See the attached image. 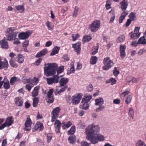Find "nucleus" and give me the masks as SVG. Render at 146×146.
<instances>
[{
	"mask_svg": "<svg viewBox=\"0 0 146 146\" xmlns=\"http://www.w3.org/2000/svg\"><path fill=\"white\" fill-rule=\"evenodd\" d=\"M64 66H60L58 69L57 74H60L64 70Z\"/></svg>",
	"mask_w": 146,
	"mask_h": 146,
	"instance_id": "09e8293b",
	"label": "nucleus"
},
{
	"mask_svg": "<svg viewBox=\"0 0 146 146\" xmlns=\"http://www.w3.org/2000/svg\"><path fill=\"white\" fill-rule=\"evenodd\" d=\"M25 107L26 108H30L31 106L30 104L28 101H26L25 103Z\"/></svg>",
	"mask_w": 146,
	"mask_h": 146,
	"instance_id": "4d7b16f0",
	"label": "nucleus"
},
{
	"mask_svg": "<svg viewBox=\"0 0 146 146\" xmlns=\"http://www.w3.org/2000/svg\"><path fill=\"white\" fill-rule=\"evenodd\" d=\"M119 73V71L117 70V68L115 67L113 72V74L115 76H117Z\"/></svg>",
	"mask_w": 146,
	"mask_h": 146,
	"instance_id": "3c124183",
	"label": "nucleus"
},
{
	"mask_svg": "<svg viewBox=\"0 0 146 146\" xmlns=\"http://www.w3.org/2000/svg\"><path fill=\"white\" fill-rule=\"evenodd\" d=\"M72 124V122L70 121H68L66 122L65 124L62 126V127L63 129H65L66 128H68L70 127Z\"/></svg>",
	"mask_w": 146,
	"mask_h": 146,
	"instance_id": "c756f323",
	"label": "nucleus"
},
{
	"mask_svg": "<svg viewBox=\"0 0 146 146\" xmlns=\"http://www.w3.org/2000/svg\"><path fill=\"white\" fill-rule=\"evenodd\" d=\"M13 44H20L21 42L18 39H16L15 40H14Z\"/></svg>",
	"mask_w": 146,
	"mask_h": 146,
	"instance_id": "774afa93",
	"label": "nucleus"
},
{
	"mask_svg": "<svg viewBox=\"0 0 146 146\" xmlns=\"http://www.w3.org/2000/svg\"><path fill=\"white\" fill-rule=\"evenodd\" d=\"M126 48V47L125 45H120L119 47L120 56L122 58H123L125 57Z\"/></svg>",
	"mask_w": 146,
	"mask_h": 146,
	"instance_id": "2eb2a0df",
	"label": "nucleus"
},
{
	"mask_svg": "<svg viewBox=\"0 0 146 146\" xmlns=\"http://www.w3.org/2000/svg\"><path fill=\"white\" fill-rule=\"evenodd\" d=\"M60 109L59 107H57L54 109L51 112L52 119L51 121L54 122L55 121L54 124V126L55 128L60 127L61 124L60 122L58 120H56L58 117V116L59 113Z\"/></svg>",
	"mask_w": 146,
	"mask_h": 146,
	"instance_id": "f03ea898",
	"label": "nucleus"
},
{
	"mask_svg": "<svg viewBox=\"0 0 146 146\" xmlns=\"http://www.w3.org/2000/svg\"><path fill=\"white\" fill-rule=\"evenodd\" d=\"M38 91H36L33 90L32 92V95L33 97H35L37 96L38 95Z\"/></svg>",
	"mask_w": 146,
	"mask_h": 146,
	"instance_id": "052dcab7",
	"label": "nucleus"
},
{
	"mask_svg": "<svg viewBox=\"0 0 146 146\" xmlns=\"http://www.w3.org/2000/svg\"><path fill=\"white\" fill-rule=\"evenodd\" d=\"M48 51L46 49H44L42 50L41 51L39 52L36 55L35 57L36 58H39L42 57L43 56L45 55L47 53Z\"/></svg>",
	"mask_w": 146,
	"mask_h": 146,
	"instance_id": "f3484780",
	"label": "nucleus"
},
{
	"mask_svg": "<svg viewBox=\"0 0 146 146\" xmlns=\"http://www.w3.org/2000/svg\"><path fill=\"white\" fill-rule=\"evenodd\" d=\"M17 78L15 76H14L11 78L10 80V84L11 85H13L16 82Z\"/></svg>",
	"mask_w": 146,
	"mask_h": 146,
	"instance_id": "ea45409f",
	"label": "nucleus"
},
{
	"mask_svg": "<svg viewBox=\"0 0 146 146\" xmlns=\"http://www.w3.org/2000/svg\"><path fill=\"white\" fill-rule=\"evenodd\" d=\"M98 60V57L95 56H91L90 61V63L91 64H95Z\"/></svg>",
	"mask_w": 146,
	"mask_h": 146,
	"instance_id": "393cba45",
	"label": "nucleus"
},
{
	"mask_svg": "<svg viewBox=\"0 0 146 146\" xmlns=\"http://www.w3.org/2000/svg\"><path fill=\"white\" fill-rule=\"evenodd\" d=\"M105 108V107L102 105H100V106L96 108V112H99L100 111H103L104 110Z\"/></svg>",
	"mask_w": 146,
	"mask_h": 146,
	"instance_id": "8fccbe9b",
	"label": "nucleus"
},
{
	"mask_svg": "<svg viewBox=\"0 0 146 146\" xmlns=\"http://www.w3.org/2000/svg\"><path fill=\"white\" fill-rule=\"evenodd\" d=\"M76 139V137L74 135H71L68 138L69 142L71 144H74L75 143Z\"/></svg>",
	"mask_w": 146,
	"mask_h": 146,
	"instance_id": "a211bd4d",
	"label": "nucleus"
},
{
	"mask_svg": "<svg viewBox=\"0 0 146 146\" xmlns=\"http://www.w3.org/2000/svg\"><path fill=\"white\" fill-rule=\"evenodd\" d=\"M60 49V47L57 46L55 47L53 49L52 51L50 54V56H53L58 53Z\"/></svg>",
	"mask_w": 146,
	"mask_h": 146,
	"instance_id": "cd10ccee",
	"label": "nucleus"
},
{
	"mask_svg": "<svg viewBox=\"0 0 146 146\" xmlns=\"http://www.w3.org/2000/svg\"><path fill=\"white\" fill-rule=\"evenodd\" d=\"M16 29V28L14 27H11L7 29L6 33L7 40L12 41L15 40L18 33L17 31L15 32Z\"/></svg>",
	"mask_w": 146,
	"mask_h": 146,
	"instance_id": "20e7f679",
	"label": "nucleus"
},
{
	"mask_svg": "<svg viewBox=\"0 0 146 146\" xmlns=\"http://www.w3.org/2000/svg\"><path fill=\"white\" fill-rule=\"evenodd\" d=\"M50 24V22L49 21H47L46 23V25L49 30H51L53 29V27H51Z\"/></svg>",
	"mask_w": 146,
	"mask_h": 146,
	"instance_id": "5fc2aeb1",
	"label": "nucleus"
},
{
	"mask_svg": "<svg viewBox=\"0 0 146 146\" xmlns=\"http://www.w3.org/2000/svg\"><path fill=\"white\" fill-rule=\"evenodd\" d=\"M29 44V41L28 40H26L23 43V47H27Z\"/></svg>",
	"mask_w": 146,
	"mask_h": 146,
	"instance_id": "13d9d810",
	"label": "nucleus"
},
{
	"mask_svg": "<svg viewBox=\"0 0 146 146\" xmlns=\"http://www.w3.org/2000/svg\"><path fill=\"white\" fill-rule=\"evenodd\" d=\"M136 146H146L145 142L141 139L139 140L136 143Z\"/></svg>",
	"mask_w": 146,
	"mask_h": 146,
	"instance_id": "c9c22d12",
	"label": "nucleus"
},
{
	"mask_svg": "<svg viewBox=\"0 0 146 146\" xmlns=\"http://www.w3.org/2000/svg\"><path fill=\"white\" fill-rule=\"evenodd\" d=\"M100 25V21L96 19L89 25L88 28L91 31L93 32H95L99 28Z\"/></svg>",
	"mask_w": 146,
	"mask_h": 146,
	"instance_id": "423d86ee",
	"label": "nucleus"
},
{
	"mask_svg": "<svg viewBox=\"0 0 146 146\" xmlns=\"http://www.w3.org/2000/svg\"><path fill=\"white\" fill-rule=\"evenodd\" d=\"M125 36L124 35L119 37L117 40V42L118 43L124 41L125 40Z\"/></svg>",
	"mask_w": 146,
	"mask_h": 146,
	"instance_id": "e433bc0d",
	"label": "nucleus"
},
{
	"mask_svg": "<svg viewBox=\"0 0 146 146\" xmlns=\"http://www.w3.org/2000/svg\"><path fill=\"white\" fill-rule=\"evenodd\" d=\"M131 38L132 39H136L138 38L140 36V33H135L131 32L129 34Z\"/></svg>",
	"mask_w": 146,
	"mask_h": 146,
	"instance_id": "412c9836",
	"label": "nucleus"
},
{
	"mask_svg": "<svg viewBox=\"0 0 146 146\" xmlns=\"http://www.w3.org/2000/svg\"><path fill=\"white\" fill-rule=\"evenodd\" d=\"M92 39V37L91 36L86 35L83 37L82 39V42L84 43L88 42L91 40Z\"/></svg>",
	"mask_w": 146,
	"mask_h": 146,
	"instance_id": "bb28decb",
	"label": "nucleus"
},
{
	"mask_svg": "<svg viewBox=\"0 0 146 146\" xmlns=\"http://www.w3.org/2000/svg\"><path fill=\"white\" fill-rule=\"evenodd\" d=\"M53 90L52 89H50L49 90L47 94L48 98L53 97Z\"/></svg>",
	"mask_w": 146,
	"mask_h": 146,
	"instance_id": "a18cd8bd",
	"label": "nucleus"
},
{
	"mask_svg": "<svg viewBox=\"0 0 146 146\" xmlns=\"http://www.w3.org/2000/svg\"><path fill=\"white\" fill-rule=\"evenodd\" d=\"M81 43L79 42L72 44V48H73L74 51L77 53L78 54L80 53L81 50Z\"/></svg>",
	"mask_w": 146,
	"mask_h": 146,
	"instance_id": "4468645a",
	"label": "nucleus"
},
{
	"mask_svg": "<svg viewBox=\"0 0 146 146\" xmlns=\"http://www.w3.org/2000/svg\"><path fill=\"white\" fill-rule=\"evenodd\" d=\"M36 130H37L38 129L40 131H42L44 129L43 124L40 122H37L35 125Z\"/></svg>",
	"mask_w": 146,
	"mask_h": 146,
	"instance_id": "aec40b11",
	"label": "nucleus"
},
{
	"mask_svg": "<svg viewBox=\"0 0 146 146\" xmlns=\"http://www.w3.org/2000/svg\"><path fill=\"white\" fill-rule=\"evenodd\" d=\"M31 33L29 31H27L26 32L20 33L18 35L19 38L20 40H24L27 39L31 35Z\"/></svg>",
	"mask_w": 146,
	"mask_h": 146,
	"instance_id": "9d476101",
	"label": "nucleus"
},
{
	"mask_svg": "<svg viewBox=\"0 0 146 146\" xmlns=\"http://www.w3.org/2000/svg\"><path fill=\"white\" fill-rule=\"evenodd\" d=\"M103 62L104 65L103 67V69L104 70H106L109 69L113 65V61L110 59L109 57H106L103 60Z\"/></svg>",
	"mask_w": 146,
	"mask_h": 146,
	"instance_id": "39448f33",
	"label": "nucleus"
},
{
	"mask_svg": "<svg viewBox=\"0 0 146 146\" xmlns=\"http://www.w3.org/2000/svg\"><path fill=\"white\" fill-rule=\"evenodd\" d=\"M46 136L47 137V142L48 143L50 142L52 138V135L50 133H48L47 134Z\"/></svg>",
	"mask_w": 146,
	"mask_h": 146,
	"instance_id": "c03bdc74",
	"label": "nucleus"
},
{
	"mask_svg": "<svg viewBox=\"0 0 146 146\" xmlns=\"http://www.w3.org/2000/svg\"><path fill=\"white\" fill-rule=\"evenodd\" d=\"M13 117L12 116L8 117L7 119L6 122L4 123L7 125V126H9L11 125L13 122Z\"/></svg>",
	"mask_w": 146,
	"mask_h": 146,
	"instance_id": "4be33fe9",
	"label": "nucleus"
},
{
	"mask_svg": "<svg viewBox=\"0 0 146 146\" xmlns=\"http://www.w3.org/2000/svg\"><path fill=\"white\" fill-rule=\"evenodd\" d=\"M62 59H64L63 61L64 62L68 61L70 59L68 55L67 54L64 55L62 58Z\"/></svg>",
	"mask_w": 146,
	"mask_h": 146,
	"instance_id": "603ef678",
	"label": "nucleus"
},
{
	"mask_svg": "<svg viewBox=\"0 0 146 146\" xmlns=\"http://www.w3.org/2000/svg\"><path fill=\"white\" fill-rule=\"evenodd\" d=\"M80 35L78 34H73L72 35V39L73 41H74L79 37Z\"/></svg>",
	"mask_w": 146,
	"mask_h": 146,
	"instance_id": "49530a36",
	"label": "nucleus"
},
{
	"mask_svg": "<svg viewBox=\"0 0 146 146\" xmlns=\"http://www.w3.org/2000/svg\"><path fill=\"white\" fill-rule=\"evenodd\" d=\"M81 146H89V144L87 142L82 141L81 142Z\"/></svg>",
	"mask_w": 146,
	"mask_h": 146,
	"instance_id": "6e6d98bb",
	"label": "nucleus"
},
{
	"mask_svg": "<svg viewBox=\"0 0 146 146\" xmlns=\"http://www.w3.org/2000/svg\"><path fill=\"white\" fill-rule=\"evenodd\" d=\"M32 124V121L31 119L27 118L25 123V130L29 131L31 130V127Z\"/></svg>",
	"mask_w": 146,
	"mask_h": 146,
	"instance_id": "ddd939ff",
	"label": "nucleus"
},
{
	"mask_svg": "<svg viewBox=\"0 0 146 146\" xmlns=\"http://www.w3.org/2000/svg\"><path fill=\"white\" fill-rule=\"evenodd\" d=\"M25 88L29 91H30L32 87L31 86V84H27L26 85Z\"/></svg>",
	"mask_w": 146,
	"mask_h": 146,
	"instance_id": "338daca9",
	"label": "nucleus"
},
{
	"mask_svg": "<svg viewBox=\"0 0 146 146\" xmlns=\"http://www.w3.org/2000/svg\"><path fill=\"white\" fill-rule=\"evenodd\" d=\"M71 68L69 70H68L67 71V74H69L72 73H74L75 72V69L74 66V63H71Z\"/></svg>",
	"mask_w": 146,
	"mask_h": 146,
	"instance_id": "c85d7f7f",
	"label": "nucleus"
},
{
	"mask_svg": "<svg viewBox=\"0 0 146 146\" xmlns=\"http://www.w3.org/2000/svg\"><path fill=\"white\" fill-rule=\"evenodd\" d=\"M14 102L17 107H21L23 103V99L21 97H18L14 99Z\"/></svg>",
	"mask_w": 146,
	"mask_h": 146,
	"instance_id": "9b49d317",
	"label": "nucleus"
},
{
	"mask_svg": "<svg viewBox=\"0 0 146 146\" xmlns=\"http://www.w3.org/2000/svg\"><path fill=\"white\" fill-rule=\"evenodd\" d=\"M121 8V9H126L128 4L126 0H123L120 3Z\"/></svg>",
	"mask_w": 146,
	"mask_h": 146,
	"instance_id": "5701e85b",
	"label": "nucleus"
},
{
	"mask_svg": "<svg viewBox=\"0 0 146 146\" xmlns=\"http://www.w3.org/2000/svg\"><path fill=\"white\" fill-rule=\"evenodd\" d=\"M132 95H129L127 97L125 100V103L128 104L131 102L132 99Z\"/></svg>",
	"mask_w": 146,
	"mask_h": 146,
	"instance_id": "58836bf2",
	"label": "nucleus"
},
{
	"mask_svg": "<svg viewBox=\"0 0 146 146\" xmlns=\"http://www.w3.org/2000/svg\"><path fill=\"white\" fill-rule=\"evenodd\" d=\"M3 83H4L3 87L5 89L7 90L10 88V85L9 81L5 82H4Z\"/></svg>",
	"mask_w": 146,
	"mask_h": 146,
	"instance_id": "37998d69",
	"label": "nucleus"
},
{
	"mask_svg": "<svg viewBox=\"0 0 146 146\" xmlns=\"http://www.w3.org/2000/svg\"><path fill=\"white\" fill-rule=\"evenodd\" d=\"M96 105L100 106L104 104V100L102 98L100 97L99 98L96 99L95 100Z\"/></svg>",
	"mask_w": 146,
	"mask_h": 146,
	"instance_id": "b1692460",
	"label": "nucleus"
},
{
	"mask_svg": "<svg viewBox=\"0 0 146 146\" xmlns=\"http://www.w3.org/2000/svg\"><path fill=\"white\" fill-rule=\"evenodd\" d=\"M135 13H131L129 15V17L130 19L132 21H134L135 17Z\"/></svg>",
	"mask_w": 146,
	"mask_h": 146,
	"instance_id": "de8ad7c7",
	"label": "nucleus"
},
{
	"mask_svg": "<svg viewBox=\"0 0 146 146\" xmlns=\"http://www.w3.org/2000/svg\"><path fill=\"white\" fill-rule=\"evenodd\" d=\"M86 89L88 92H91L93 90V86L91 84H90L86 87Z\"/></svg>",
	"mask_w": 146,
	"mask_h": 146,
	"instance_id": "864d4df0",
	"label": "nucleus"
},
{
	"mask_svg": "<svg viewBox=\"0 0 146 146\" xmlns=\"http://www.w3.org/2000/svg\"><path fill=\"white\" fill-rule=\"evenodd\" d=\"M42 60V58H39L37 61L35 62V64L37 66L38 65L40 64Z\"/></svg>",
	"mask_w": 146,
	"mask_h": 146,
	"instance_id": "bf43d9fd",
	"label": "nucleus"
},
{
	"mask_svg": "<svg viewBox=\"0 0 146 146\" xmlns=\"http://www.w3.org/2000/svg\"><path fill=\"white\" fill-rule=\"evenodd\" d=\"M59 77L57 75H54L52 78H47L46 81L49 85L58 83L59 82Z\"/></svg>",
	"mask_w": 146,
	"mask_h": 146,
	"instance_id": "1a4fd4ad",
	"label": "nucleus"
},
{
	"mask_svg": "<svg viewBox=\"0 0 146 146\" xmlns=\"http://www.w3.org/2000/svg\"><path fill=\"white\" fill-rule=\"evenodd\" d=\"M39 102V99L37 97H34L33 99V107H36Z\"/></svg>",
	"mask_w": 146,
	"mask_h": 146,
	"instance_id": "7c9ffc66",
	"label": "nucleus"
},
{
	"mask_svg": "<svg viewBox=\"0 0 146 146\" xmlns=\"http://www.w3.org/2000/svg\"><path fill=\"white\" fill-rule=\"evenodd\" d=\"M138 43L141 44H146V39L144 36L141 37L138 40Z\"/></svg>",
	"mask_w": 146,
	"mask_h": 146,
	"instance_id": "473e14b6",
	"label": "nucleus"
},
{
	"mask_svg": "<svg viewBox=\"0 0 146 146\" xmlns=\"http://www.w3.org/2000/svg\"><path fill=\"white\" fill-rule=\"evenodd\" d=\"M99 48V45L98 44H97V45L94 47V49L93 51L91 53V55H95L98 52V50Z\"/></svg>",
	"mask_w": 146,
	"mask_h": 146,
	"instance_id": "4c0bfd02",
	"label": "nucleus"
},
{
	"mask_svg": "<svg viewBox=\"0 0 146 146\" xmlns=\"http://www.w3.org/2000/svg\"><path fill=\"white\" fill-rule=\"evenodd\" d=\"M112 2L111 0H107L106 2V7L107 9H109L111 8V3Z\"/></svg>",
	"mask_w": 146,
	"mask_h": 146,
	"instance_id": "a19ab883",
	"label": "nucleus"
},
{
	"mask_svg": "<svg viewBox=\"0 0 146 146\" xmlns=\"http://www.w3.org/2000/svg\"><path fill=\"white\" fill-rule=\"evenodd\" d=\"M92 98V95H90L82 99V103L83 104L82 105V109L86 110L88 109L89 105L87 104V102H88Z\"/></svg>",
	"mask_w": 146,
	"mask_h": 146,
	"instance_id": "0eeeda50",
	"label": "nucleus"
},
{
	"mask_svg": "<svg viewBox=\"0 0 146 146\" xmlns=\"http://www.w3.org/2000/svg\"><path fill=\"white\" fill-rule=\"evenodd\" d=\"M16 9H24V5H18L16 6Z\"/></svg>",
	"mask_w": 146,
	"mask_h": 146,
	"instance_id": "680f3d73",
	"label": "nucleus"
},
{
	"mask_svg": "<svg viewBox=\"0 0 146 146\" xmlns=\"http://www.w3.org/2000/svg\"><path fill=\"white\" fill-rule=\"evenodd\" d=\"M82 94L81 93H78L75 94L72 97V102L73 104H78L82 98Z\"/></svg>",
	"mask_w": 146,
	"mask_h": 146,
	"instance_id": "6e6552de",
	"label": "nucleus"
},
{
	"mask_svg": "<svg viewBox=\"0 0 146 146\" xmlns=\"http://www.w3.org/2000/svg\"><path fill=\"white\" fill-rule=\"evenodd\" d=\"M63 86V87L60 89L59 91H57V94H60L61 93L64 92L68 88V86L66 85H65V86Z\"/></svg>",
	"mask_w": 146,
	"mask_h": 146,
	"instance_id": "79ce46f5",
	"label": "nucleus"
},
{
	"mask_svg": "<svg viewBox=\"0 0 146 146\" xmlns=\"http://www.w3.org/2000/svg\"><path fill=\"white\" fill-rule=\"evenodd\" d=\"M68 81L67 78H62L59 81L60 86H63L68 82Z\"/></svg>",
	"mask_w": 146,
	"mask_h": 146,
	"instance_id": "6ab92c4d",
	"label": "nucleus"
},
{
	"mask_svg": "<svg viewBox=\"0 0 146 146\" xmlns=\"http://www.w3.org/2000/svg\"><path fill=\"white\" fill-rule=\"evenodd\" d=\"M44 68V74L46 76H52L56 73V64H45Z\"/></svg>",
	"mask_w": 146,
	"mask_h": 146,
	"instance_id": "7ed1b4c3",
	"label": "nucleus"
},
{
	"mask_svg": "<svg viewBox=\"0 0 146 146\" xmlns=\"http://www.w3.org/2000/svg\"><path fill=\"white\" fill-rule=\"evenodd\" d=\"M0 45L2 48L7 49L9 48L8 42L5 37H4L2 40H0Z\"/></svg>",
	"mask_w": 146,
	"mask_h": 146,
	"instance_id": "f8f14e48",
	"label": "nucleus"
},
{
	"mask_svg": "<svg viewBox=\"0 0 146 146\" xmlns=\"http://www.w3.org/2000/svg\"><path fill=\"white\" fill-rule=\"evenodd\" d=\"M100 130L98 125H95L93 123L88 125L85 131L86 139L90 141L91 143L93 144L97 143L99 141H104L105 139L104 136L98 133Z\"/></svg>",
	"mask_w": 146,
	"mask_h": 146,
	"instance_id": "f257e3e1",
	"label": "nucleus"
},
{
	"mask_svg": "<svg viewBox=\"0 0 146 146\" xmlns=\"http://www.w3.org/2000/svg\"><path fill=\"white\" fill-rule=\"evenodd\" d=\"M134 113V111L133 108H130L129 110L128 114L129 116L131 117V118H132V119H133Z\"/></svg>",
	"mask_w": 146,
	"mask_h": 146,
	"instance_id": "f704fd0d",
	"label": "nucleus"
},
{
	"mask_svg": "<svg viewBox=\"0 0 146 146\" xmlns=\"http://www.w3.org/2000/svg\"><path fill=\"white\" fill-rule=\"evenodd\" d=\"M9 64L10 66L14 68H17L18 66V65L16 64L15 60L12 59H11L10 60Z\"/></svg>",
	"mask_w": 146,
	"mask_h": 146,
	"instance_id": "72a5a7b5",
	"label": "nucleus"
},
{
	"mask_svg": "<svg viewBox=\"0 0 146 146\" xmlns=\"http://www.w3.org/2000/svg\"><path fill=\"white\" fill-rule=\"evenodd\" d=\"M0 61V69L3 68H7L9 66L8 61L6 58L4 59V62Z\"/></svg>",
	"mask_w": 146,
	"mask_h": 146,
	"instance_id": "dca6fc26",
	"label": "nucleus"
},
{
	"mask_svg": "<svg viewBox=\"0 0 146 146\" xmlns=\"http://www.w3.org/2000/svg\"><path fill=\"white\" fill-rule=\"evenodd\" d=\"M16 58H17V62L20 64L22 63L23 62L25 59V58L23 56V55L20 54H18Z\"/></svg>",
	"mask_w": 146,
	"mask_h": 146,
	"instance_id": "a878e982",
	"label": "nucleus"
},
{
	"mask_svg": "<svg viewBox=\"0 0 146 146\" xmlns=\"http://www.w3.org/2000/svg\"><path fill=\"white\" fill-rule=\"evenodd\" d=\"M132 21H133L131 19H128L126 23V26L127 27L129 26L131 24Z\"/></svg>",
	"mask_w": 146,
	"mask_h": 146,
	"instance_id": "e2e57ef3",
	"label": "nucleus"
},
{
	"mask_svg": "<svg viewBox=\"0 0 146 146\" xmlns=\"http://www.w3.org/2000/svg\"><path fill=\"white\" fill-rule=\"evenodd\" d=\"M113 102L114 104H119L120 102V100L119 99H116L113 100Z\"/></svg>",
	"mask_w": 146,
	"mask_h": 146,
	"instance_id": "69168bd1",
	"label": "nucleus"
},
{
	"mask_svg": "<svg viewBox=\"0 0 146 146\" xmlns=\"http://www.w3.org/2000/svg\"><path fill=\"white\" fill-rule=\"evenodd\" d=\"M76 131L75 127V126H73L70 128V129L68 131V135L71 134L74 135V134Z\"/></svg>",
	"mask_w": 146,
	"mask_h": 146,
	"instance_id": "2f4dec72",
	"label": "nucleus"
},
{
	"mask_svg": "<svg viewBox=\"0 0 146 146\" xmlns=\"http://www.w3.org/2000/svg\"><path fill=\"white\" fill-rule=\"evenodd\" d=\"M49 99L47 100V102L48 103H52L54 100V98L53 97L48 98Z\"/></svg>",
	"mask_w": 146,
	"mask_h": 146,
	"instance_id": "0e129e2a",
	"label": "nucleus"
}]
</instances>
